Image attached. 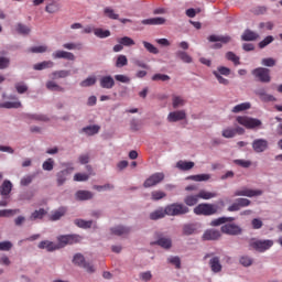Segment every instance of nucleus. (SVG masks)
I'll return each instance as SVG.
<instances>
[{"instance_id": "f257e3e1", "label": "nucleus", "mask_w": 282, "mask_h": 282, "mask_svg": "<svg viewBox=\"0 0 282 282\" xmlns=\"http://www.w3.org/2000/svg\"><path fill=\"white\" fill-rule=\"evenodd\" d=\"M235 217H220L217 219H214L210 224V226H221V224H225L221 226L220 230L224 232V235H230L231 237H237L238 235H241L243 232V229L235 223Z\"/></svg>"}, {"instance_id": "f03ea898", "label": "nucleus", "mask_w": 282, "mask_h": 282, "mask_svg": "<svg viewBox=\"0 0 282 282\" xmlns=\"http://www.w3.org/2000/svg\"><path fill=\"white\" fill-rule=\"evenodd\" d=\"M187 213H191V209L182 203H173L165 207V215L170 217H180V215H187Z\"/></svg>"}, {"instance_id": "7ed1b4c3", "label": "nucleus", "mask_w": 282, "mask_h": 282, "mask_svg": "<svg viewBox=\"0 0 282 282\" xmlns=\"http://www.w3.org/2000/svg\"><path fill=\"white\" fill-rule=\"evenodd\" d=\"M218 207L215 204L202 203L194 208L195 215H204L210 217V215H217Z\"/></svg>"}, {"instance_id": "20e7f679", "label": "nucleus", "mask_w": 282, "mask_h": 282, "mask_svg": "<svg viewBox=\"0 0 282 282\" xmlns=\"http://www.w3.org/2000/svg\"><path fill=\"white\" fill-rule=\"evenodd\" d=\"M83 241V237L79 235H64L57 237V248H65V246H73V243H80Z\"/></svg>"}, {"instance_id": "39448f33", "label": "nucleus", "mask_w": 282, "mask_h": 282, "mask_svg": "<svg viewBox=\"0 0 282 282\" xmlns=\"http://www.w3.org/2000/svg\"><path fill=\"white\" fill-rule=\"evenodd\" d=\"M236 120L238 124H241L246 129H259L262 124L261 120L248 116H238Z\"/></svg>"}, {"instance_id": "423d86ee", "label": "nucleus", "mask_w": 282, "mask_h": 282, "mask_svg": "<svg viewBox=\"0 0 282 282\" xmlns=\"http://www.w3.org/2000/svg\"><path fill=\"white\" fill-rule=\"evenodd\" d=\"M249 246L253 248V250H257V252H265V250H270V248L274 246V241L253 238L250 240Z\"/></svg>"}, {"instance_id": "0eeeda50", "label": "nucleus", "mask_w": 282, "mask_h": 282, "mask_svg": "<svg viewBox=\"0 0 282 282\" xmlns=\"http://www.w3.org/2000/svg\"><path fill=\"white\" fill-rule=\"evenodd\" d=\"M73 263L78 265V268H84V270H86V272L89 274H94V272H96V267L85 261V256H83V253H76L73 258Z\"/></svg>"}, {"instance_id": "6e6552de", "label": "nucleus", "mask_w": 282, "mask_h": 282, "mask_svg": "<svg viewBox=\"0 0 282 282\" xmlns=\"http://www.w3.org/2000/svg\"><path fill=\"white\" fill-rule=\"evenodd\" d=\"M252 76L258 78L260 83H270V80H272V77L270 76V68L258 67L252 70Z\"/></svg>"}, {"instance_id": "1a4fd4ad", "label": "nucleus", "mask_w": 282, "mask_h": 282, "mask_svg": "<svg viewBox=\"0 0 282 282\" xmlns=\"http://www.w3.org/2000/svg\"><path fill=\"white\" fill-rule=\"evenodd\" d=\"M161 182H164V173L158 172L152 174L143 183L144 188H151L152 186H158Z\"/></svg>"}, {"instance_id": "9d476101", "label": "nucleus", "mask_w": 282, "mask_h": 282, "mask_svg": "<svg viewBox=\"0 0 282 282\" xmlns=\"http://www.w3.org/2000/svg\"><path fill=\"white\" fill-rule=\"evenodd\" d=\"M155 238L156 241L151 242V246H160L161 248H164V250H170L173 246V240L169 237H163L162 234L156 232Z\"/></svg>"}, {"instance_id": "9b49d317", "label": "nucleus", "mask_w": 282, "mask_h": 282, "mask_svg": "<svg viewBox=\"0 0 282 282\" xmlns=\"http://www.w3.org/2000/svg\"><path fill=\"white\" fill-rule=\"evenodd\" d=\"M263 195L261 189L242 188L235 192V197H259Z\"/></svg>"}, {"instance_id": "f8f14e48", "label": "nucleus", "mask_w": 282, "mask_h": 282, "mask_svg": "<svg viewBox=\"0 0 282 282\" xmlns=\"http://www.w3.org/2000/svg\"><path fill=\"white\" fill-rule=\"evenodd\" d=\"M268 147H270V143L265 139H256L252 142L254 153H263L268 151Z\"/></svg>"}, {"instance_id": "ddd939ff", "label": "nucleus", "mask_w": 282, "mask_h": 282, "mask_svg": "<svg viewBox=\"0 0 282 282\" xmlns=\"http://www.w3.org/2000/svg\"><path fill=\"white\" fill-rule=\"evenodd\" d=\"M72 173H74V167H67L65 170L57 172L56 174L57 186H63V184L67 182V178L69 177V175H72Z\"/></svg>"}, {"instance_id": "4468645a", "label": "nucleus", "mask_w": 282, "mask_h": 282, "mask_svg": "<svg viewBox=\"0 0 282 282\" xmlns=\"http://www.w3.org/2000/svg\"><path fill=\"white\" fill-rule=\"evenodd\" d=\"M256 96H258L262 102H276V97L268 94L265 88L256 90Z\"/></svg>"}, {"instance_id": "2eb2a0df", "label": "nucleus", "mask_w": 282, "mask_h": 282, "mask_svg": "<svg viewBox=\"0 0 282 282\" xmlns=\"http://www.w3.org/2000/svg\"><path fill=\"white\" fill-rule=\"evenodd\" d=\"M221 237V231L216 229H207L203 235L204 241H217Z\"/></svg>"}, {"instance_id": "dca6fc26", "label": "nucleus", "mask_w": 282, "mask_h": 282, "mask_svg": "<svg viewBox=\"0 0 282 282\" xmlns=\"http://www.w3.org/2000/svg\"><path fill=\"white\" fill-rule=\"evenodd\" d=\"M99 85L101 89H113L116 80H113V77H111V75L102 76L99 79Z\"/></svg>"}, {"instance_id": "f3484780", "label": "nucleus", "mask_w": 282, "mask_h": 282, "mask_svg": "<svg viewBox=\"0 0 282 282\" xmlns=\"http://www.w3.org/2000/svg\"><path fill=\"white\" fill-rule=\"evenodd\" d=\"M180 120H186V111L177 110V111L170 112L167 116L169 122H180Z\"/></svg>"}, {"instance_id": "a211bd4d", "label": "nucleus", "mask_w": 282, "mask_h": 282, "mask_svg": "<svg viewBox=\"0 0 282 282\" xmlns=\"http://www.w3.org/2000/svg\"><path fill=\"white\" fill-rule=\"evenodd\" d=\"M37 248L40 250H47V252H54L58 249V243H54L53 241L50 240H43L37 245Z\"/></svg>"}, {"instance_id": "6ab92c4d", "label": "nucleus", "mask_w": 282, "mask_h": 282, "mask_svg": "<svg viewBox=\"0 0 282 282\" xmlns=\"http://www.w3.org/2000/svg\"><path fill=\"white\" fill-rule=\"evenodd\" d=\"M12 193V182L4 180L0 186V195L8 199V195Z\"/></svg>"}, {"instance_id": "aec40b11", "label": "nucleus", "mask_w": 282, "mask_h": 282, "mask_svg": "<svg viewBox=\"0 0 282 282\" xmlns=\"http://www.w3.org/2000/svg\"><path fill=\"white\" fill-rule=\"evenodd\" d=\"M53 58H65V61H76V56L72 52L56 51L52 54Z\"/></svg>"}, {"instance_id": "412c9836", "label": "nucleus", "mask_w": 282, "mask_h": 282, "mask_svg": "<svg viewBox=\"0 0 282 282\" xmlns=\"http://www.w3.org/2000/svg\"><path fill=\"white\" fill-rule=\"evenodd\" d=\"M142 25H164L166 19L164 18H151L141 21Z\"/></svg>"}, {"instance_id": "4be33fe9", "label": "nucleus", "mask_w": 282, "mask_h": 282, "mask_svg": "<svg viewBox=\"0 0 282 282\" xmlns=\"http://www.w3.org/2000/svg\"><path fill=\"white\" fill-rule=\"evenodd\" d=\"M209 43H230L231 39L228 35H209L208 36Z\"/></svg>"}, {"instance_id": "5701e85b", "label": "nucleus", "mask_w": 282, "mask_h": 282, "mask_svg": "<svg viewBox=\"0 0 282 282\" xmlns=\"http://www.w3.org/2000/svg\"><path fill=\"white\" fill-rule=\"evenodd\" d=\"M66 213H67L66 207H59L57 210H54L51 214L50 219H51V221H58V219H61V217H65Z\"/></svg>"}, {"instance_id": "b1692460", "label": "nucleus", "mask_w": 282, "mask_h": 282, "mask_svg": "<svg viewBox=\"0 0 282 282\" xmlns=\"http://www.w3.org/2000/svg\"><path fill=\"white\" fill-rule=\"evenodd\" d=\"M54 67V62L52 61H44L42 63H37L33 65V69H35V72H41L43 69H50Z\"/></svg>"}, {"instance_id": "393cba45", "label": "nucleus", "mask_w": 282, "mask_h": 282, "mask_svg": "<svg viewBox=\"0 0 282 282\" xmlns=\"http://www.w3.org/2000/svg\"><path fill=\"white\" fill-rule=\"evenodd\" d=\"M195 162L193 161H178L176 163V169H180V171H191V169H194Z\"/></svg>"}, {"instance_id": "a878e982", "label": "nucleus", "mask_w": 282, "mask_h": 282, "mask_svg": "<svg viewBox=\"0 0 282 282\" xmlns=\"http://www.w3.org/2000/svg\"><path fill=\"white\" fill-rule=\"evenodd\" d=\"M112 235H117V237H122L123 235H129L131 229L124 226H117L111 229Z\"/></svg>"}, {"instance_id": "bb28decb", "label": "nucleus", "mask_w": 282, "mask_h": 282, "mask_svg": "<svg viewBox=\"0 0 282 282\" xmlns=\"http://www.w3.org/2000/svg\"><path fill=\"white\" fill-rule=\"evenodd\" d=\"M209 265L212 269V272H221V262L219 261V257H214L209 261Z\"/></svg>"}, {"instance_id": "cd10ccee", "label": "nucleus", "mask_w": 282, "mask_h": 282, "mask_svg": "<svg viewBox=\"0 0 282 282\" xmlns=\"http://www.w3.org/2000/svg\"><path fill=\"white\" fill-rule=\"evenodd\" d=\"M243 41H257L259 39V34L257 32L247 29L243 34L241 35Z\"/></svg>"}, {"instance_id": "c85d7f7f", "label": "nucleus", "mask_w": 282, "mask_h": 282, "mask_svg": "<svg viewBox=\"0 0 282 282\" xmlns=\"http://www.w3.org/2000/svg\"><path fill=\"white\" fill-rule=\"evenodd\" d=\"M75 197L79 199V202H86L87 199H91V197H94V194L89 191H78L75 194Z\"/></svg>"}, {"instance_id": "c756f323", "label": "nucleus", "mask_w": 282, "mask_h": 282, "mask_svg": "<svg viewBox=\"0 0 282 282\" xmlns=\"http://www.w3.org/2000/svg\"><path fill=\"white\" fill-rule=\"evenodd\" d=\"M53 80H58V78H67L72 76V70H55L51 74Z\"/></svg>"}, {"instance_id": "7c9ffc66", "label": "nucleus", "mask_w": 282, "mask_h": 282, "mask_svg": "<svg viewBox=\"0 0 282 282\" xmlns=\"http://www.w3.org/2000/svg\"><path fill=\"white\" fill-rule=\"evenodd\" d=\"M176 58H180V61H182L183 63H193V57H191V55H188V53L184 52V51H177L175 53Z\"/></svg>"}, {"instance_id": "2f4dec72", "label": "nucleus", "mask_w": 282, "mask_h": 282, "mask_svg": "<svg viewBox=\"0 0 282 282\" xmlns=\"http://www.w3.org/2000/svg\"><path fill=\"white\" fill-rule=\"evenodd\" d=\"M164 217H166V209H158L155 212H152L150 214V219H152V221H156V219H164Z\"/></svg>"}, {"instance_id": "473e14b6", "label": "nucleus", "mask_w": 282, "mask_h": 282, "mask_svg": "<svg viewBox=\"0 0 282 282\" xmlns=\"http://www.w3.org/2000/svg\"><path fill=\"white\" fill-rule=\"evenodd\" d=\"M172 105L174 109H177L180 107H184V105H186V100H184V98H182L181 96L173 95Z\"/></svg>"}, {"instance_id": "72a5a7b5", "label": "nucleus", "mask_w": 282, "mask_h": 282, "mask_svg": "<svg viewBox=\"0 0 282 282\" xmlns=\"http://www.w3.org/2000/svg\"><path fill=\"white\" fill-rule=\"evenodd\" d=\"M47 215V210L40 208L33 212L30 216L31 221H35V219H43Z\"/></svg>"}, {"instance_id": "f704fd0d", "label": "nucleus", "mask_w": 282, "mask_h": 282, "mask_svg": "<svg viewBox=\"0 0 282 282\" xmlns=\"http://www.w3.org/2000/svg\"><path fill=\"white\" fill-rule=\"evenodd\" d=\"M94 34L98 39H108V36H111V31L97 28L94 29Z\"/></svg>"}, {"instance_id": "c9c22d12", "label": "nucleus", "mask_w": 282, "mask_h": 282, "mask_svg": "<svg viewBox=\"0 0 282 282\" xmlns=\"http://www.w3.org/2000/svg\"><path fill=\"white\" fill-rule=\"evenodd\" d=\"M199 202V196L198 194L196 195H187L184 198V204H186V206H196V204Z\"/></svg>"}, {"instance_id": "e433bc0d", "label": "nucleus", "mask_w": 282, "mask_h": 282, "mask_svg": "<svg viewBox=\"0 0 282 282\" xmlns=\"http://www.w3.org/2000/svg\"><path fill=\"white\" fill-rule=\"evenodd\" d=\"M117 42L124 47H131L132 45H135V41L129 36L119 37L117 39Z\"/></svg>"}, {"instance_id": "4c0bfd02", "label": "nucleus", "mask_w": 282, "mask_h": 282, "mask_svg": "<svg viewBox=\"0 0 282 282\" xmlns=\"http://www.w3.org/2000/svg\"><path fill=\"white\" fill-rule=\"evenodd\" d=\"M250 102H242L232 108V113H241V111H248L250 109Z\"/></svg>"}, {"instance_id": "58836bf2", "label": "nucleus", "mask_w": 282, "mask_h": 282, "mask_svg": "<svg viewBox=\"0 0 282 282\" xmlns=\"http://www.w3.org/2000/svg\"><path fill=\"white\" fill-rule=\"evenodd\" d=\"M29 54H45L47 45L32 46L28 48Z\"/></svg>"}, {"instance_id": "ea45409f", "label": "nucleus", "mask_w": 282, "mask_h": 282, "mask_svg": "<svg viewBox=\"0 0 282 282\" xmlns=\"http://www.w3.org/2000/svg\"><path fill=\"white\" fill-rule=\"evenodd\" d=\"M197 195H198V199H213L217 197V193L206 192L205 189H202Z\"/></svg>"}, {"instance_id": "a19ab883", "label": "nucleus", "mask_w": 282, "mask_h": 282, "mask_svg": "<svg viewBox=\"0 0 282 282\" xmlns=\"http://www.w3.org/2000/svg\"><path fill=\"white\" fill-rule=\"evenodd\" d=\"M188 180H192L193 182H208V180H210V174H196L188 176Z\"/></svg>"}, {"instance_id": "79ce46f5", "label": "nucleus", "mask_w": 282, "mask_h": 282, "mask_svg": "<svg viewBox=\"0 0 282 282\" xmlns=\"http://www.w3.org/2000/svg\"><path fill=\"white\" fill-rule=\"evenodd\" d=\"M100 131L99 126H88L83 128V132L86 133V135H96Z\"/></svg>"}, {"instance_id": "37998d69", "label": "nucleus", "mask_w": 282, "mask_h": 282, "mask_svg": "<svg viewBox=\"0 0 282 282\" xmlns=\"http://www.w3.org/2000/svg\"><path fill=\"white\" fill-rule=\"evenodd\" d=\"M46 89H48L50 91H65V88H63L62 86H58V84H56L53 80H50L46 83Z\"/></svg>"}, {"instance_id": "c03bdc74", "label": "nucleus", "mask_w": 282, "mask_h": 282, "mask_svg": "<svg viewBox=\"0 0 282 282\" xmlns=\"http://www.w3.org/2000/svg\"><path fill=\"white\" fill-rule=\"evenodd\" d=\"M104 13L106 17H108V19H112V21H118V19H120V15L118 13H116V11L109 7H107L104 10Z\"/></svg>"}, {"instance_id": "a18cd8bd", "label": "nucleus", "mask_w": 282, "mask_h": 282, "mask_svg": "<svg viewBox=\"0 0 282 282\" xmlns=\"http://www.w3.org/2000/svg\"><path fill=\"white\" fill-rule=\"evenodd\" d=\"M61 10V7L56 2H51L45 7V12H48V14H54Z\"/></svg>"}, {"instance_id": "49530a36", "label": "nucleus", "mask_w": 282, "mask_h": 282, "mask_svg": "<svg viewBox=\"0 0 282 282\" xmlns=\"http://www.w3.org/2000/svg\"><path fill=\"white\" fill-rule=\"evenodd\" d=\"M0 107L3 109H19V107H21V101H7L0 104Z\"/></svg>"}, {"instance_id": "de8ad7c7", "label": "nucleus", "mask_w": 282, "mask_h": 282, "mask_svg": "<svg viewBox=\"0 0 282 282\" xmlns=\"http://www.w3.org/2000/svg\"><path fill=\"white\" fill-rule=\"evenodd\" d=\"M74 224L78 226V228H91L94 221L91 220H83V219H75Z\"/></svg>"}, {"instance_id": "09e8293b", "label": "nucleus", "mask_w": 282, "mask_h": 282, "mask_svg": "<svg viewBox=\"0 0 282 282\" xmlns=\"http://www.w3.org/2000/svg\"><path fill=\"white\" fill-rule=\"evenodd\" d=\"M195 230H197V228H195V225L193 224H187L183 226V235H186L187 237L194 235Z\"/></svg>"}, {"instance_id": "8fccbe9b", "label": "nucleus", "mask_w": 282, "mask_h": 282, "mask_svg": "<svg viewBox=\"0 0 282 282\" xmlns=\"http://www.w3.org/2000/svg\"><path fill=\"white\" fill-rule=\"evenodd\" d=\"M126 65H129L127 55H119L116 61V67H126Z\"/></svg>"}, {"instance_id": "3c124183", "label": "nucleus", "mask_w": 282, "mask_h": 282, "mask_svg": "<svg viewBox=\"0 0 282 282\" xmlns=\"http://www.w3.org/2000/svg\"><path fill=\"white\" fill-rule=\"evenodd\" d=\"M142 44H143V47H145V50L150 52V54H160V50H158V47H155L153 44L147 41H143Z\"/></svg>"}, {"instance_id": "603ef678", "label": "nucleus", "mask_w": 282, "mask_h": 282, "mask_svg": "<svg viewBox=\"0 0 282 282\" xmlns=\"http://www.w3.org/2000/svg\"><path fill=\"white\" fill-rule=\"evenodd\" d=\"M18 213H21V210L20 209H1L0 217H12V215H17Z\"/></svg>"}, {"instance_id": "864d4df0", "label": "nucleus", "mask_w": 282, "mask_h": 282, "mask_svg": "<svg viewBox=\"0 0 282 282\" xmlns=\"http://www.w3.org/2000/svg\"><path fill=\"white\" fill-rule=\"evenodd\" d=\"M226 58L227 61H231L234 65H240L241 63L239 62V56H237L234 52H227L226 53Z\"/></svg>"}, {"instance_id": "5fc2aeb1", "label": "nucleus", "mask_w": 282, "mask_h": 282, "mask_svg": "<svg viewBox=\"0 0 282 282\" xmlns=\"http://www.w3.org/2000/svg\"><path fill=\"white\" fill-rule=\"evenodd\" d=\"M167 261L172 265H175L176 270H180L182 268V260L180 259V257H170L167 258Z\"/></svg>"}, {"instance_id": "6e6d98bb", "label": "nucleus", "mask_w": 282, "mask_h": 282, "mask_svg": "<svg viewBox=\"0 0 282 282\" xmlns=\"http://www.w3.org/2000/svg\"><path fill=\"white\" fill-rule=\"evenodd\" d=\"M43 171H54V159L50 158L42 164Z\"/></svg>"}, {"instance_id": "4d7b16f0", "label": "nucleus", "mask_w": 282, "mask_h": 282, "mask_svg": "<svg viewBox=\"0 0 282 282\" xmlns=\"http://www.w3.org/2000/svg\"><path fill=\"white\" fill-rule=\"evenodd\" d=\"M234 163H236L237 166H241L242 169H250V166H252L251 161H246V160H241V159L235 160Z\"/></svg>"}, {"instance_id": "13d9d810", "label": "nucleus", "mask_w": 282, "mask_h": 282, "mask_svg": "<svg viewBox=\"0 0 282 282\" xmlns=\"http://www.w3.org/2000/svg\"><path fill=\"white\" fill-rule=\"evenodd\" d=\"M93 85H96V77H87L80 83V87H93Z\"/></svg>"}, {"instance_id": "bf43d9fd", "label": "nucleus", "mask_w": 282, "mask_h": 282, "mask_svg": "<svg viewBox=\"0 0 282 282\" xmlns=\"http://www.w3.org/2000/svg\"><path fill=\"white\" fill-rule=\"evenodd\" d=\"M87 180H89V174L76 173L74 175V182H87Z\"/></svg>"}, {"instance_id": "052dcab7", "label": "nucleus", "mask_w": 282, "mask_h": 282, "mask_svg": "<svg viewBox=\"0 0 282 282\" xmlns=\"http://www.w3.org/2000/svg\"><path fill=\"white\" fill-rule=\"evenodd\" d=\"M237 135V130L232 128H227L223 130V138H235Z\"/></svg>"}, {"instance_id": "680f3d73", "label": "nucleus", "mask_w": 282, "mask_h": 282, "mask_svg": "<svg viewBox=\"0 0 282 282\" xmlns=\"http://www.w3.org/2000/svg\"><path fill=\"white\" fill-rule=\"evenodd\" d=\"M152 80L154 82L161 80L162 83H166V80H171V77L164 74H154L152 76Z\"/></svg>"}, {"instance_id": "e2e57ef3", "label": "nucleus", "mask_w": 282, "mask_h": 282, "mask_svg": "<svg viewBox=\"0 0 282 282\" xmlns=\"http://www.w3.org/2000/svg\"><path fill=\"white\" fill-rule=\"evenodd\" d=\"M63 47L65 50H83V44L82 43H65L63 44Z\"/></svg>"}, {"instance_id": "0e129e2a", "label": "nucleus", "mask_w": 282, "mask_h": 282, "mask_svg": "<svg viewBox=\"0 0 282 282\" xmlns=\"http://www.w3.org/2000/svg\"><path fill=\"white\" fill-rule=\"evenodd\" d=\"M164 197H166V193H164L162 191H154V192H152V199L154 202H158L160 199H164Z\"/></svg>"}, {"instance_id": "69168bd1", "label": "nucleus", "mask_w": 282, "mask_h": 282, "mask_svg": "<svg viewBox=\"0 0 282 282\" xmlns=\"http://www.w3.org/2000/svg\"><path fill=\"white\" fill-rule=\"evenodd\" d=\"M240 263L241 265H243L245 268H250V265H252V258L248 257V256H242L240 258Z\"/></svg>"}, {"instance_id": "338daca9", "label": "nucleus", "mask_w": 282, "mask_h": 282, "mask_svg": "<svg viewBox=\"0 0 282 282\" xmlns=\"http://www.w3.org/2000/svg\"><path fill=\"white\" fill-rule=\"evenodd\" d=\"M17 31L19 32V34H30L31 32L30 26L24 24H18Z\"/></svg>"}, {"instance_id": "774afa93", "label": "nucleus", "mask_w": 282, "mask_h": 282, "mask_svg": "<svg viewBox=\"0 0 282 282\" xmlns=\"http://www.w3.org/2000/svg\"><path fill=\"white\" fill-rule=\"evenodd\" d=\"M15 89L18 94H25V91H28V85H25L24 83H17Z\"/></svg>"}]
</instances>
